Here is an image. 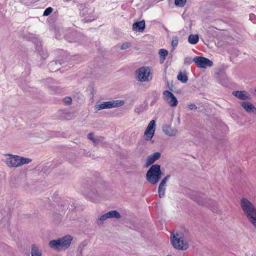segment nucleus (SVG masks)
Returning a JSON list of instances; mask_svg holds the SVG:
<instances>
[{
    "label": "nucleus",
    "mask_w": 256,
    "mask_h": 256,
    "mask_svg": "<svg viewBox=\"0 0 256 256\" xmlns=\"http://www.w3.org/2000/svg\"><path fill=\"white\" fill-rule=\"evenodd\" d=\"M170 175H168L166 176V177H164L162 180L161 181L160 183L161 184H162L164 185H166V184L167 182V181L168 180V179L170 178Z\"/></svg>",
    "instance_id": "obj_29"
},
{
    "label": "nucleus",
    "mask_w": 256,
    "mask_h": 256,
    "mask_svg": "<svg viewBox=\"0 0 256 256\" xmlns=\"http://www.w3.org/2000/svg\"><path fill=\"white\" fill-rule=\"evenodd\" d=\"M163 99L170 106L175 107L178 104V101L174 94L168 90L163 92Z\"/></svg>",
    "instance_id": "obj_9"
},
{
    "label": "nucleus",
    "mask_w": 256,
    "mask_h": 256,
    "mask_svg": "<svg viewBox=\"0 0 256 256\" xmlns=\"http://www.w3.org/2000/svg\"><path fill=\"white\" fill-rule=\"evenodd\" d=\"M32 256H42V251L38 247L35 245H32L31 248Z\"/></svg>",
    "instance_id": "obj_16"
},
{
    "label": "nucleus",
    "mask_w": 256,
    "mask_h": 256,
    "mask_svg": "<svg viewBox=\"0 0 256 256\" xmlns=\"http://www.w3.org/2000/svg\"><path fill=\"white\" fill-rule=\"evenodd\" d=\"M166 187V185L160 183L158 189V196L160 198H163L164 196Z\"/></svg>",
    "instance_id": "obj_20"
},
{
    "label": "nucleus",
    "mask_w": 256,
    "mask_h": 256,
    "mask_svg": "<svg viewBox=\"0 0 256 256\" xmlns=\"http://www.w3.org/2000/svg\"><path fill=\"white\" fill-rule=\"evenodd\" d=\"M162 130L163 133L168 137H176L178 134V128L173 126L172 124H163Z\"/></svg>",
    "instance_id": "obj_8"
},
{
    "label": "nucleus",
    "mask_w": 256,
    "mask_h": 256,
    "mask_svg": "<svg viewBox=\"0 0 256 256\" xmlns=\"http://www.w3.org/2000/svg\"><path fill=\"white\" fill-rule=\"evenodd\" d=\"M28 158H24L18 156L8 154L4 159V162L9 167L16 168L31 162Z\"/></svg>",
    "instance_id": "obj_4"
},
{
    "label": "nucleus",
    "mask_w": 256,
    "mask_h": 256,
    "mask_svg": "<svg viewBox=\"0 0 256 256\" xmlns=\"http://www.w3.org/2000/svg\"><path fill=\"white\" fill-rule=\"evenodd\" d=\"M108 216L109 218H120V215L116 210H112L108 212H107Z\"/></svg>",
    "instance_id": "obj_21"
},
{
    "label": "nucleus",
    "mask_w": 256,
    "mask_h": 256,
    "mask_svg": "<svg viewBox=\"0 0 256 256\" xmlns=\"http://www.w3.org/2000/svg\"><path fill=\"white\" fill-rule=\"evenodd\" d=\"M160 153L159 152H156L152 154L149 156L146 160V167H148V166L154 163L156 160L160 158Z\"/></svg>",
    "instance_id": "obj_13"
},
{
    "label": "nucleus",
    "mask_w": 256,
    "mask_h": 256,
    "mask_svg": "<svg viewBox=\"0 0 256 256\" xmlns=\"http://www.w3.org/2000/svg\"><path fill=\"white\" fill-rule=\"evenodd\" d=\"M145 28V22L144 20L134 22L132 24V30L136 31L142 32Z\"/></svg>",
    "instance_id": "obj_15"
},
{
    "label": "nucleus",
    "mask_w": 256,
    "mask_h": 256,
    "mask_svg": "<svg viewBox=\"0 0 256 256\" xmlns=\"http://www.w3.org/2000/svg\"><path fill=\"white\" fill-rule=\"evenodd\" d=\"M170 175H168L166 176V177H164L162 180L161 181L160 183L161 184H162L164 185H166V184L167 182V181L168 180V179L170 178Z\"/></svg>",
    "instance_id": "obj_30"
},
{
    "label": "nucleus",
    "mask_w": 256,
    "mask_h": 256,
    "mask_svg": "<svg viewBox=\"0 0 256 256\" xmlns=\"http://www.w3.org/2000/svg\"><path fill=\"white\" fill-rule=\"evenodd\" d=\"M192 58H190L187 57L184 58V63L185 64H190L192 63Z\"/></svg>",
    "instance_id": "obj_31"
},
{
    "label": "nucleus",
    "mask_w": 256,
    "mask_h": 256,
    "mask_svg": "<svg viewBox=\"0 0 256 256\" xmlns=\"http://www.w3.org/2000/svg\"><path fill=\"white\" fill-rule=\"evenodd\" d=\"M178 38L177 36H174L172 39V45L174 48L176 47L178 44Z\"/></svg>",
    "instance_id": "obj_25"
},
{
    "label": "nucleus",
    "mask_w": 256,
    "mask_h": 256,
    "mask_svg": "<svg viewBox=\"0 0 256 256\" xmlns=\"http://www.w3.org/2000/svg\"><path fill=\"white\" fill-rule=\"evenodd\" d=\"M162 174L160 166L157 164H154L147 172L146 179L150 184H156L160 180Z\"/></svg>",
    "instance_id": "obj_5"
},
{
    "label": "nucleus",
    "mask_w": 256,
    "mask_h": 256,
    "mask_svg": "<svg viewBox=\"0 0 256 256\" xmlns=\"http://www.w3.org/2000/svg\"><path fill=\"white\" fill-rule=\"evenodd\" d=\"M177 78L178 80L184 84L186 83L188 80V78L185 71L180 72L177 76Z\"/></svg>",
    "instance_id": "obj_17"
},
{
    "label": "nucleus",
    "mask_w": 256,
    "mask_h": 256,
    "mask_svg": "<svg viewBox=\"0 0 256 256\" xmlns=\"http://www.w3.org/2000/svg\"><path fill=\"white\" fill-rule=\"evenodd\" d=\"M109 218L107 213L101 216L97 221V223L98 224H102L107 219Z\"/></svg>",
    "instance_id": "obj_22"
},
{
    "label": "nucleus",
    "mask_w": 256,
    "mask_h": 256,
    "mask_svg": "<svg viewBox=\"0 0 256 256\" xmlns=\"http://www.w3.org/2000/svg\"><path fill=\"white\" fill-rule=\"evenodd\" d=\"M186 0H175L174 4L176 6L182 7L186 3Z\"/></svg>",
    "instance_id": "obj_24"
},
{
    "label": "nucleus",
    "mask_w": 256,
    "mask_h": 256,
    "mask_svg": "<svg viewBox=\"0 0 256 256\" xmlns=\"http://www.w3.org/2000/svg\"><path fill=\"white\" fill-rule=\"evenodd\" d=\"M240 206L248 220L256 229V207L246 198L241 199Z\"/></svg>",
    "instance_id": "obj_2"
},
{
    "label": "nucleus",
    "mask_w": 256,
    "mask_h": 256,
    "mask_svg": "<svg viewBox=\"0 0 256 256\" xmlns=\"http://www.w3.org/2000/svg\"><path fill=\"white\" fill-rule=\"evenodd\" d=\"M156 130V122L151 120L146 127L144 133V138L146 140H151L154 136Z\"/></svg>",
    "instance_id": "obj_11"
},
{
    "label": "nucleus",
    "mask_w": 256,
    "mask_h": 256,
    "mask_svg": "<svg viewBox=\"0 0 256 256\" xmlns=\"http://www.w3.org/2000/svg\"><path fill=\"white\" fill-rule=\"evenodd\" d=\"M170 244L176 250L184 251L189 248V240L182 232L178 230L172 232H170Z\"/></svg>",
    "instance_id": "obj_1"
},
{
    "label": "nucleus",
    "mask_w": 256,
    "mask_h": 256,
    "mask_svg": "<svg viewBox=\"0 0 256 256\" xmlns=\"http://www.w3.org/2000/svg\"><path fill=\"white\" fill-rule=\"evenodd\" d=\"M72 239L71 236L66 235L58 240H50L49 246L59 251L66 250L70 246Z\"/></svg>",
    "instance_id": "obj_3"
},
{
    "label": "nucleus",
    "mask_w": 256,
    "mask_h": 256,
    "mask_svg": "<svg viewBox=\"0 0 256 256\" xmlns=\"http://www.w3.org/2000/svg\"><path fill=\"white\" fill-rule=\"evenodd\" d=\"M52 11V8L50 7L47 8L44 12L43 16H48Z\"/></svg>",
    "instance_id": "obj_26"
},
{
    "label": "nucleus",
    "mask_w": 256,
    "mask_h": 256,
    "mask_svg": "<svg viewBox=\"0 0 256 256\" xmlns=\"http://www.w3.org/2000/svg\"><path fill=\"white\" fill-rule=\"evenodd\" d=\"M199 40L198 34H190L188 38V42L192 44H195L198 43Z\"/></svg>",
    "instance_id": "obj_18"
},
{
    "label": "nucleus",
    "mask_w": 256,
    "mask_h": 256,
    "mask_svg": "<svg viewBox=\"0 0 256 256\" xmlns=\"http://www.w3.org/2000/svg\"><path fill=\"white\" fill-rule=\"evenodd\" d=\"M124 104V102L122 100H112L108 102H103L96 104L94 109L96 110H100L102 109L112 108L122 106Z\"/></svg>",
    "instance_id": "obj_7"
},
{
    "label": "nucleus",
    "mask_w": 256,
    "mask_h": 256,
    "mask_svg": "<svg viewBox=\"0 0 256 256\" xmlns=\"http://www.w3.org/2000/svg\"><path fill=\"white\" fill-rule=\"evenodd\" d=\"M192 60L196 64L198 67L200 68L210 67L213 64L212 60L203 56H196Z\"/></svg>",
    "instance_id": "obj_10"
},
{
    "label": "nucleus",
    "mask_w": 256,
    "mask_h": 256,
    "mask_svg": "<svg viewBox=\"0 0 256 256\" xmlns=\"http://www.w3.org/2000/svg\"><path fill=\"white\" fill-rule=\"evenodd\" d=\"M130 44L129 43V42H126V43H124L122 46H121V49L122 50H126L127 48H130Z\"/></svg>",
    "instance_id": "obj_27"
},
{
    "label": "nucleus",
    "mask_w": 256,
    "mask_h": 256,
    "mask_svg": "<svg viewBox=\"0 0 256 256\" xmlns=\"http://www.w3.org/2000/svg\"><path fill=\"white\" fill-rule=\"evenodd\" d=\"M64 102L67 105H68L72 102V98L70 97H66L64 99Z\"/></svg>",
    "instance_id": "obj_28"
},
{
    "label": "nucleus",
    "mask_w": 256,
    "mask_h": 256,
    "mask_svg": "<svg viewBox=\"0 0 256 256\" xmlns=\"http://www.w3.org/2000/svg\"><path fill=\"white\" fill-rule=\"evenodd\" d=\"M188 107L190 110H195L196 108V106L194 104H188Z\"/></svg>",
    "instance_id": "obj_32"
},
{
    "label": "nucleus",
    "mask_w": 256,
    "mask_h": 256,
    "mask_svg": "<svg viewBox=\"0 0 256 256\" xmlns=\"http://www.w3.org/2000/svg\"><path fill=\"white\" fill-rule=\"evenodd\" d=\"M136 78L140 82H148L152 80V73L148 66H142L138 68L136 72Z\"/></svg>",
    "instance_id": "obj_6"
},
{
    "label": "nucleus",
    "mask_w": 256,
    "mask_h": 256,
    "mask_svg": "<svg viewBox=\"0 0 256 256\" xmlns=\"http://www.w3.org/2000/svg\"><path fill=\"white\" fill-rule=\"evenodd\" d=\"M168 51L165 49H160L159 50L158 54L160 57V63H162L166 59V57L168 55Z\"/></svg>",
    "instance_id": "obj_19"
},
{
    "label": "nucleus",
    "mask_w": 256,
    "mask_h": 256,
    "mask_svg": "<svg viewBox=\"0 0 256 256\" xmlns=\"http://www.w3.org/2000/svg\"><path fill=\"white\" fill-rule=\"evenodd\" d=\"M240 105L246 112L256 114V108L252 103L248 102H242L240 103Z\"/></svg>",
    "instance_id": "obj_12"
},
{
    "label": "nucleus",
    "mask_w": 256,
    "mask_h": 256,
    "mask_svg": "<svg viewBox=\"0 0 256 256\" xmlns=\"http://www.w3.org/2000/svg\"><path fill=\"white\" fill-rule=\"evenodd\" d=\"M232 94L238 98L242 100H246L250 99L249 94L246 91H234Z\"/></svg>",
    "instance_id": "obj_14"
},
{
    "label": "nucleus",
    "mask_w": 256,
    "mask_h": 256,
    "mask_svg": "<svg viewBox=\"0 0 256 256\" xmlns=\"http://www.w3.org/2000/svg\"><path fill=\"white\" fill-rule=\"evenodd\" d=\"M88 138L92 142L96 144L98 143V142L100 140V138H95L94 134L92 133H90L88 136Z\"/></svg>",
    "instance_id": "obj_23"
}]
</instances>
